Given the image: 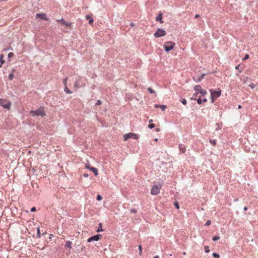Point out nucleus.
I'll return each mask as SVG.
<instances>
[{
    "label": "nucleus",
    "instance_id": "f257e3e1",
    "mask_svg": "<svg viewBox=\"0 0 258 258\" xmlns=\"http://www.w3.org/2000/svg\"><path fill=\"white\" fill-rule=\"evenodd\" d=\"M30 114L32 116H44L46 115L45 112L43 107H40L36 111L31 110L30 111Z\"/></svg>",
    "mask_w": 258,
    "mask_h": 258
},
{
    "label": "nucleus",
    "instance_id": "f03ea898",
    "mask_svg": "<svg viewBox=\"0 0 258 258\" xmlns=\"http://www.w3.org/2000/svg\"><path fill=\"white\" fill-rule=\"evenodd\" d=\"M162 187V184H158L157 185H154L152 186L151 190V194L152 195H157L159 194L160 189Z\"/></svg>",
    "mask_w": 258,
    "mask_h": 258
},
{
    "label": "nucleus",
    "instance_id": "7ed1b4c3",
    "mask_svg": "<svg viewBox=\"0 0 258 258\" xmlns=\"http://www.w3.org/2000/svg\"><path fill=\"white\" fill-rule=\"evenodd\" d=\"M194 89L195 92L200 94V96H201V97L204 96L207 93L206 90L203 89L200 85H196Z\"/></svg>",
    "mask_w": 258,
    "mask_h": 258
},
{
    "label": "nucleus",
    "instance_id": "20e7f679",
    "mask_svg": "<svg viewBox=\"0 0 258 258\" xmlns=\"http://www.w3.org/2000/svg\"><path fill=\"white\" fill-rule=\"evenodd\" d=\"M0 105L5 109H10L11 103L5 99H0Z\"/></svg>",
    "mask_w": 258,
    "mask_h": 258
},
{
    "label": "nucleus",
    "instance_id": "39448f33",
    "mask_svg": "<svg viewBox=\"0 0 258 258\" xmlns=\"http://www.w3.org/2000/svg\"><path fill=\"white\" fill-rule=\"evenodd\" d=\"M212 102H214V99L217 98L221 95V90L219 89L218 91H214L213 90H210Z\"/></svg>",
    "mask_w": 258,
    "mask_h": 258
},
{
    "label": "nucleus",
    "instance_id": "423d86ee",
    "mask_svg": "<svg viewBox=\"0 0 258 258\" xmlns=\"http://www.w3.org/2000/svg\"><path fill=\"white\" fill-rule=\"evenodd\" d=\"M175 46V43L172 41H168L165 43L164 48L167 52L172 50Z\"/></svg>",
    "mask_w": 258,
    "mask_h": 258
},
{
    "label": "nucleus",
    "instance_id": "0eeeda50",
    "mask_svg": "<svg viewBox=\"0 0 258 258\" xmlns=\"http://www.w3.org/2000/svg\"><path fill=\"white\" fill-rule=\"evenodd\" d=\"M124 138V141H126L130 138L134 139H138L139 138L138 136L133 133H130L127 134H125L123 136Z\"/></svg>",
    "mask_w": 258,
    "mask_h": 258
},
{
    "label": "nucleus",
    "instance_id": "6e6552de",
    "mask_svg": "<svg viewBox=\"0 0 258 258\" xmlns=\"http://www.w3.org/2000/svg\"><path fill=\"white\" fill-rule=\"evenodd\" d=\"M166 33L165 30L161 29H158L155 33L154 34V36L156 37H160L161 36H164L166 35Z\"/></svg>",
    "mask_w": 258,
    "mask_h": 258
},
{
    "label": "nucleus",
    "instance_id": "1a4fd4ad",
    "mask_svg": "<svg viewBox=\"0 0 258 258\" xmlns=\"http://www.w3.org/2000/svg\"><path fill=\"white\" fill-rule=\"evenodd\" d=\"M205 74H203L201 76H199L198 75H196L193 77V80L197 82H199L201 81L204 78Z\"/></svg>",
    "mask_w": 258,
    "mask_h": 258
},
{
    "label": "nucleus",
    "instance_id": "9d476101",
    "mask_svg": "<svg viewBox=\"0 0 258 258\" xmlns=\"http://www.w3.org/2000/svg\"><path fill=\"white\" fill-rule=\"evenodd\" d=\"M57 21L60 22L62 25H65L69 28H72V23H67L63 19L57 20Z\"/></svg>",
    "mask_w": 258,
    "mask_h": 258
},
{
    "label": "nucleus",
    "instance_id": "9b49d317",
    "mask_svg": "<svg viewBox=\"0 0 258 258\" xmlns=\"http://www.w3.org/2000/svg\"><path fill=\"white\" fill-rule=\"evenodd\" d=\"M57 21L60 22L62 25H65L69 28H72V23H67L63 19L57 20Z\"/></svg>",
    "mask_w": 258,
    "mask_h": 258
},
{
    "label": "nucleus",
    "instance_id": "f8f14e48",
    "mask_svg": "<svg viewBox=\"0 0 258 258\" xmlns=\"http://www.w3.org/2000/svg\"><path fill=\"white\" fill-rule=\"evenodd\" d=\"M57 21L60 22L62 25H65L69 28H72V23H67L63 19L57 20Z\"/></svg>",
    "mask_w": 258,
    "mask_h": 258
},
{
    "label": "nucleus",
    "instance_id": "ddd939ff",
    "mask_svg": "<svg viewBox=\"0 0 258 258\" xmlns=\"http://www.w3.org/2000/svg\"><path fill=\"white\" fill-rule=\"evenodd\" d=\"M100 235H96L95 236H93L88 239V242H91L93 241H98L100 239Z\"/></svg>",
    "mask_w": 258,
    "mask_h": 258
},
{
    "label": "nucleus",
    "instance_id": "4468645a",
    "mask_svg": "<svg viewBox=\"0 0 258 258\" xmlns=\"http://www.w3.org/2000/svg\"><path fill=\"white\" fill-rule=\"evenodd\" d=\"M36 16V18H40L43 20H48V18L46 17V15L45 14H44V13L37 14Z\"/></svg>",
    "mask_w": 258,
    "mask_h": 258
},
{
    "label": "nucleus",
    "instance_id": "2eb2a0df",
    "mask_svg": "<svg viewBox=\"0 0 258 258\" xmlns=\"http://www.w3.org/2000/svg\"><path fill=\"white\" fill-rule=\"evenodd\" d=\"M179 148L181 153H184L185 152L186 147L184 145L180 144L179 145Z\"/></svg>",
    "mask_w": 258,
    "mask_h": 258
},
{
    "label": "nucleus",
    "instance_id": "dca6fc26",
    "mask_svg": "<svg viewBox=\"0 0 258 258\" xmlns=\"http://www.w3.org/2000/svg\"><path fill=\"white\" fill-rule=\"evenodd\" d=\"M156 20L157 21H159L160 23H163V21L162 20V14L160 13L158 17H156Z\"/></svg>",
    "mask_w": 258,
    "mask_h": 258
},
{
    "label": "nucleus",
    "instance_id": "f3484780",
    "mask_svg": "<svg viewBox=\"0 0 258 258\" xmlns=\"http://www.w3.org/2000/svg\"><path fill=\"white\" fill-rule=\"evenodd\" d=\"M86 19L89 20V23L90 24L92 25L94 20L93 19L90 15H87L86 16Z\"/></svg>",
    "mask_w": 258,
    "mask_h": 258
},
{
    "label": "nucleus",
    "instance_id": "a211bd4d",
    "mask_svg": "<svg viewBox=\"0 0 258 258\" xmlns=\"http://www.w3.org/2000/svg\"><path fill=\"white\" fill-rule=\"evenodd\" d=\"M154 107L155 108H160L162 110H164L166 108V106L165 105H157L155 104Z\"/></svg>",
    "mask_w": 258,
    "mask_h": 258
},
{
    "label": "nucleus",
    "instance_id": "6ab92c4d",
    "mask_svg": "<svg viewBox=\"0 0 258 258\" xmlns=\"http://www.w3.org/2000/svg\"><path fill=\"white\" fill-rule=\"evenodd\" d=\"M90 171H92L95 176H97L98 175V170L97 168L95 167L90 168Z\"/></svg>",
    "mask_w": 258,
    "mask_h": 258
},
{
    "label": "nucleus",
    "instance_id": "aec40b11",
    "mask_svg": "<svg viewBox=\"0 0 258 258\" xmlns=\"http://www.w3.org/2000/svg\"><path fill=\"white\" fill-rule=\"evenodd\" d=\"M72 242L71 241H67L66 243L65 244V247H69L70 248H72Z\"/></svg>",
    "mask_w": 258,
    "mask_h": 258
},
{
    "label": "nucleus",
    "instance_id": "412c9836",
    "mask_svg": "<svg viewBox=\"0 0 258 258\" xmlns=\"http://www.w3.org/2000/svg\"><path fill=\"white\" fill-rule=\"evenodd\" d=\"M4 55L3 54H0V62L1 64H3L5 63V60L4 59Z\"/></svg>",
    "mask_w": 258,
    "mask_h": 258
},
{
    "label": "nucleus",
    "instance_id": "4be33fe9",
    "mask_svg": "<svg viewBox=\"0 0 258 258\" xmlns=\"http://www.w3.org/2000/svg\"><path fill=\"white\" fill-rule=\"evenodd\" d=\"M64 92L67 94H71L72 92L68 89L67 86H64Z\"/></svg>",
    "mask_w": 258,
    "mask_h": 258
},
{
    "label": "nucleus",
    "instance_id": "5701e85b",
    "mask_svg": "<svg viewBox=\"0 0 258 258\" xmlns=\"http://www.w3.org/2000/svg\"><path fill=\"white\" fill-rule=\"evenodd\" d=\"M199 94L197 92H195V93L193 94L192 96L190 98L191 100H196L197 98V96Z\"/></svg>",
    "mask_w": 258,
    "mask_h": 258
},
{
    "label": "nucleus",
    "instance_id": "b1692460",
    "mask_svg": "<svg viewBox=\"0 0 258 258\" xmlns=\"http://www.w3.org/2000/svg\"><path fill=\"white\" fill-rule=\"evenodd\" d=\"M74 87L76 88H78L81 87V86L80 85L79 82L78 80L76 81V82L74 84Z\"/></svg>",
    "mask_w": 258,
    "mask_h": 258
},
{
    "label": "nucleus",
    "instance_id": "393cba45",
    "mask_svg": "<svg viewBox=\"0 0 258 258\" xmlns=\"http://www.w3.org/2000/svg\"><path fill=\"white\" fill-rule=\"evenodd\" d=\"M248 79V78L246 76H244L243 79H241L242 81L244 84L246 83V81Z\"/></svg>",
    "mask_w": 258,
    "mask_h": 258
},
{
    "label": "nucleus",
    "instance_id": "a878e982",
    "mask_svg": "<svg viewBox=\"0 0 258 258\" xmlns=\"http://www.w3.org/2000/svg\"><path fill=\"white\" fill-rule=\"evenodd\" d=\"M202 100L201 99V96H199L198 99H197V103L199 104H202Z\"/></svg>",
    "mask_w": 258,
    "mask_h": 258
},
{
    "label": "nucleus",
    "instance_id": "bb28decb",
    "mask_svg": "<svg viewBox=\"0 0 258 258\" xmlns=\"http://www.w3.org/2000/svg\"><path fill=\"white\" fill-rule=\"evenodd\" d=\"M68 78H66L62 81V83L64 84V86H67V81H68Z\"/></svg>",
    "mask_w": 258,
    "mask_h": 258
},
{
    "label": "nucleus",
    "instance_id": "cd10ccee",
    "mask_svg": "<svg viewBox=\"0 0 258 258\" xmlns=\"http://www.w3.org/2000/svg\"><path fill=\"white\" fill-rule=\"evenodd\" d=\"M210 143L212 144L213 145H215L216 144V141L215 140H210Z\"/></svg>",
    "mask_w": 258,
    "mask_h": 258
},
{
    "label": "nucleus",
    "instance_id": "c85d7f7f",
    "mask_svg": "<svg viewBox=\"0 0 258 258\" xmlns=\"http://www.w3.org/2000/svg\"><path fill=\"white\" fill-rule=\"evenodd\" d=\"M14 77V75L13 74V73H11L9 75V79L10 80H12L13 79Z\"/></svg>",
    "mask_w": 258,
    "mask_h": 258
},
{
    "label": "nucleus",
    "instance_id": "c756f323",
    "mask_svg": "<svg viewBox=\"0 0 258 258\" xmlns=\"http://www.w3.org/2000/svg\"><path fill=\"white\" fill-rule=\"evenodd\" d=\"M148 90L151 93V94H154L155 93V91L153 90L151 88L149 87L148 88Z\"/></svg>",
    "mask_w": 258,
    "mask_h": 258
},
{
    "label": "nucleus",
    "instance_id": "7c9ffc66",
    "mask_svg": "<svg viewBox=\"0 0 258 258\" xmlns=\"http://www.w3.org/2000/svg\"><path fill=\"white\" fill-rule=\"evenodd\" d=\"M205 251L207 253L209 252L210 251L209 247L208 246H206L204 247Z\"/></svg>",
    "mask_w": 258,
    "mask_h": 258
},
{
    "label": "nucleus",
    "instance_id": "2f4dec72",
    "mask_svg": "<svg viewBox=\"0 0 258 258\" xmlns=\"http://www.w3.org/2000/svg\"><path fill=\"white\" fill-rule=\"evenodd\" d=\"M139 254L140 255H142V246L141 245H139Z\"/></svg>",
    "mask_w": 258,
    "mask_h": 258
},
{
    "label": "nucleus",
    "instance_id": "473e14b6",
    "mask_svg": "<svg viewBox=\"0 0 258 258\" xmlns=\"http://www.w3.org/2000/svg\"><path fill=\"white\" fill-rule=\"evenodd\" d=\"M99 226H100V227L97 230V232H100V231H103V229H102V225L101 223L99 224Z\"/></svg>",
    "mask_w": 258,
    "mask_h": 258
},
{
    "label": "nucleus",
    "instance_id": "72a5a7b5",
    "mask_svg": "<svg viewBox=\"0 0 258 258\" xmlns=\"http://www.w3.org/2000/svg\"><path fill=\"white\" fill-rule=\"evenodd\" d=\"M213 256L214 257H216V258H219V257H220V255L216 253H213Z\"/></svg>",
    "mask_w": 258,
    "mask_h": 258
},
{
    "label": "nucleus",
    "instance_id": "f704fd0d",
    "mask_svg": "<svg viewBox=\"0 0 258 258\" xmlns=\"http://www.w3.org/2000/svg\"><path fill=\"white\" fill-rule=\"evenodd\" d=\"M249 56L248 54H246L244 57L243 58V60H245L246 59H248L249 58Z\"/></svg>",
    "mask_w": 258,
    "mask_h": 258
},
{
    "label": "nucleus",
    "instance_id": "c9c22d12",
    "mask_svg": "<svg viewBox=\"0 0 258 258\" xmlns=\"http://www.w3.org/2000/svg\"><path fill=\"white\" fill-rule=\"evenodd\" d=\"M148 127L150 128H152L155 127V125L153 123H150V124H149Z\"/></svg>",
    "mask_w": 258,
    "mask_h": 258
},
{
    "label": "nucleus",
    "instance_id": "e433bc0d",
    "mask_svg": "<svg viewBox=\"0 0 258 258\" xmlns=\"http://www.w3.org/2000/svg\"><path fill=\"white\" fill-rule=\"evenodd\" d=\"M220 239V237L219 236H215L213 238V240L214 241H216V240H218Z\"/></svg>",
    "mask_w": 258,
    "mask_h": 258
},
{
    "label": "nucleus",
    "instance_id": "4c0bfd02",
    "mask_svg": "<svg viewBox=\"0 0 258 258\" xmlns=\"http://www.w3.org/2000/svg\"><path fill=\"white\" fill-rule=\"evenodd\" d=\"M102 197L100 195H97V200L98 201H100V200H102Z\"/></svg>",
    "mask_w": 258,
    "mask_h": 258
},
{
    "label": "nucleus",
    "instance_id": "58836bf2",
    "mask_svg": "<svg viewBox=\"0 0 258 258\" xmlns=\"http://www.w3.org/2000/svg\"><path fill=\"white\" fill-rule=\"evenodd\" d=\"M14 55V53L13 52H10L9 54H8V57L9 58H11L12 57H13Z\"/></svg>",
    "mask_w": 258,
    "mask_h": 258
},
{
    "label": "nucleus",
    "instance_id": "ea45409f",
    "mask_svg": "<svg viewBox=\"0 0 258 258\" xmlns=\"http://www.w3.org/2000/svg\"><path fill=\"white\" fill-rule=\"evenodd\" d=\"M130 212L131 213H137V210L136 209H132L130 210Z\"/></svg>",
    "mask_w": 258,
    "mask_h": 258
},
{
    "label": "nucleus",
    "instance_id": "a19ab883",
    "mask_svg": "<svg viewBox=\"0 0 258 258\" xmlns=\"http://www.w3.org/2000/svg\"><path fill=\"white\" fill-rule=\"evenodd\" d=\"M181 102L183 104L185 105L186 104V100L185 99H182Z\"/></svg>",
    "mask_w": 258,
    "mask_h": 258
},
{
    "label": "nucleus",
    "instance_id": "79ce46f5",
    "mask_svg": "<svg viewBox=\"0 0 258 258\" xmlns=\"http://www.w3.org/2000/svg\"><path fill=\"white\" fill-rule=\"evenodd\" d=\"M249 87L251 88V89H253L254 87H255V85L253 83L252 84H250L249 85Z\"/></svg>",
    "mask_w": 258,
    "mask_h": 258
},
{
    "label": "nucleus",
    "instance_id": "37998d69",
    "mask_svg": "<svg viewBox=\"0 0 258 258\" xmlns=\"http://www.w3.org/2000/svg\"><path fill=\"white\" fill-rule=\"evenodd\" d=\"M211 221L210 220H208V221L206 223V225L209 226L211 224Z\"/></svg>",
    "mask_w": 258,
    "mask_h": 258
},
{
    "label": "nucleus",
    "instance_id": "c03bdc74",
    "mask_svg": "<svg viewBox=\"0 0 258 258\" xmlns=\"http://www.w3.org/2000/svg\"><path fill=\"white\" fill-rule=\"evenodd\" d=\"M85 167L87 168V169H88L90 170V168H92L93 167H91L89 164H87L85 166Z\"/></svg>",
    "mask_w": 258,
    "mask_h": 258
},
{
    "label": "nucleus",
    "instance_id": "a18cd8bd",
    "mask_svg": "<svg viewBox=\"0 0 258 258\" xmlns=\"http://www.w3.org/2000/svg\"><path fill=\"white\" fill-rule=\"evenodd\" d=\"M36 208H35V207H32V208L31 209V212H35V211H36Z\"/></svg>",
    "mask_w": 258,
    "mask_h": 258
},
{
    "label": "nucleus",
    "instance_id": "49530a36",
    "mask_svg": "<svg viewBox=\"0 0 258 258\" xmlns=\"http://www.w3.org/2000/svg\"><path fill=\"white\" fill-rule=\"evenodd\" d=\"M101 104V101L100 100H98L96 103V105H99Z\"/></svg>",
    "mask_w": 258,
    "mask_h": 258
},
{
    "label": "nucleus",
    "instance_id": "de8ad7c7",
    "mask_svg": "<svg viewBox=\"0 0 258 258\" xmlns=\"http://www.w3.org/2000/svg\"><path fill=\"white\" fill-rule=\"evenodd\" d=\"M40 229H39V228H38V230H37V236H38L39 237H40Z\"/></svg>",
    "mask_w": 258,
    "mask_h": 258
},
{
    "label": "nucleus",
    "instance_id": "09e8293b",
    "mask_svg": "<svg viewBox=\"0 0 258 258\" xmlns=\"http://www.w3.org/2000/svg\"><path fill=\"white\" fill-rule=\"evenodd\" d=\"M202 102H204V103H206L207 102V99L206 98H204L203 100H202Z\"/></svg>",
    "mask_w": 258,
    "mask_h": 258
},
{
    "label": "nucleus",
    "instance_id": "8fccbe9b",
    "mask_svg": "<svg viewBox=\"0 0 258 258\" xmlns=\"http://www.w3.org/2000/svg\"><path fill=\"white\" fill-rule=\"evenodd\" d=\"M83 175L85 177H88L89 176L87 173H84Z\"/></svg>",
    "mask_w": 258,
    "mask_h": 258
},
{
    "label": "nucleus",
    "instance_id": "3c124183",
    "mask_svg": "<svg viewBox=\"0 0 258 258\" xmlns=\"http://www.w3.org/2000/svg\"><path fill=\"white\" fill-rule=\"evenodd\" d=\"M239 67H240V64H238V66H237L236 67H235V69L236 70H238L239 68Z\"/></svg>",
    "mask_w": 258,
    "mask_h": 258
},
{
    "label": "nucleus",
    "instance_id": "603ef678",
    "mask_svg": "<svg viewBox=\"0 0 258 258\" xmlns=\"http://www.w3.org/2000/svg\"><path fill=\"white\" fill-rule=\"evenodd\" d=\"M199 16H199V15L197 14V15H196V16H195V18H197L199 17Z\"/></svg>",
    "mask_w": 258,
    "mask_h": 258
},
{
    "label": "nucleus",
    "instance_id": "864d4df0",
    "mask_svg": "<svg viewBox=\"0 0 258 258\" xmlns=\"http://www.w3.org/2000/svg\"><path fill=\"white\" fill-rule=\"evenodd\" d=\"M175 206H176V207L177 208V209H179V206H178L177 204H176Z\"/></svg>",
    "mask_w": 258,
    "mask_h": 258
},
{
    "label": "nucleus",
    "instance_id": "5fc2aeb1",
    "mask_svg": "<svg viewBox=\"0 0 258 258\" xmlns=\"http://www.w3.org/2000/svg\"><path fill=\"white\" fill-rule=\"evenodd\" d=\"M247 210V208L246 207H245L244 208V211H246Z\"/></svg>",
    "mask_w": 258,
    "mask_h": 258
},
{
    "label": "nucleus",
    "instance_id": "6e6d98bb",
    "mask_svg": "<svg viewBox=\"0 0 258 258\" xmlns=\"http://www.w3.org/2000/svg\"><path fill=\"white\" fill-rule=\"evenodd\" d=\"M241 108V106L240 105H239L238 106V108L240 109Z\"/></svg>",
    "mask_w": 258,
    "mask_h": 258
},
{
    "label": "nucleus",
    "instance_id": "4d7b16f0",
    "mask_svg": "<svg viewBox=\"0 0 258 258\" xmlns=\"http://www.w3.org/2000/svg\"><path fill=\"white\" fill-rule=\"evenodd\" d=\"M154 258H159V256L158 255H156Z\"/></svg>",
    "mask_w": 258,
    "mask_h": 258
},
{
    "label": "nucleus",
    "instance_id": "13d9d810",
    "mask_svg": "<svg viewBox=\"0 0 258 258\" xmlns=\"http://www.w3.org/2000/svg\"><path fill=\"white\" fill-rule=\"evenodd\" d=\"M152 119H150V120H149V122H152Z\"/></svg>",
    "mask_w": 258,
    "mask_h": 258
},
{
    "label": "nucleus",
    "instance_id": "bf43d9fd",
    "mask_svg": "<svg viewBox=\"0 0 258 258\" xmlns=\"http://www.w3.org/2000/svg\"><path fill=\"white\" fill-rule=\"evenodd\" d=\"M2 64H1V63L0 64V68H2Z\"/></svg>",
    "mask_w": 258,
    "mask_h": 258
},
{
    "label": "nucleus",
    "instance_id": "052dcab7",
    "mask_svg": "<svg viewBox=\"0 0 258 258\" xmlns=\"http://www.w3.org/2000/svg\"><path fill=\"white\" fill-rule=\"evenodd\" d=\"M157 140H158V139H156L155 140V141H157Z\"/></svg>",
    "mask_w": 258,
    "mask_h": 258
}]
</instances>
